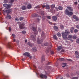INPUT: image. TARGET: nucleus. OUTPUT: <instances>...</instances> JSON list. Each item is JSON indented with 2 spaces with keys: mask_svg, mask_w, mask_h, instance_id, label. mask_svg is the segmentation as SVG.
<instances>
[{
  "mask_svg": "<svg viewBox=\"0 0 79 79\" xmlns=\"http://www.w3.org/2000/svg\"><path fill=\"white\" fill-rule=\"evenodd\" d=\"M60 26V29H64V27L63 25H61Z\"/></svg>",
  "mask_w": 79,
  "mask_h": 79,
  "instance_id": "obj_28",
  "label": "nucleus"
},
{
  "mask_svg": "<svg viewBox=\"0 0 79 79\" xmlns=\"http://www.w3.org/2000/svg\"><path fill=\"white\" fill-rule=\"evenodd\" d=\"M63 66H62V68H64L66 66V64L64 63H63Z\"/></svg>",
  "mask_w": 79,
  "mask_h": 79,
  "instance_id": "obj_40",
  "label": "nucleus"
},
{
  "mask_svg": "<svg viewBox=\"0 0 79 79\" xmlns=\"http://www.w3.org/2000/svg\"><path fill=\"white\" fill-rule=\"evenodd\" d=\"M64 52V49H62L61 51V52Z\"/></svg>",
  "mask_w": 79,
  "mask_h": 79,
  "instance_id": "obj_62",
  "label": "nucleus"
},
{
  "mask_svg": "<svg viewBox=\"0 0 79 79\" xmlns=\"http://www.w3.org/2000/svg\"><path fill=\"white\" fill-rule=\"evenodd\" d=\"M13 2H14V0H10V2H9V3L11 4V3H13Z\"/></svg>",
  "mask_w": 79,
  "mask_h": 79,
  "instance_id": "obj_52",
  "label": "nucleus"
},
{
  "mask_svg": "<svg viewBox=\"0 0 79 79\" xmlns=\"http://www.w3.org/2000/svg\"><path fill=\"white\" fill-rule=\"evenodd\" d=\"M55 4H52L51 6V8L53 9V8H55Z\"/></svg>",
  "mask_w": 79,
  "mask_h": 79,
  "instance_id": "obj_34",
  "label": "nucleus"
},
{
  "mask_svg": "<svg viewBox=\"0 0 79 79\" xmlns=\"http://www.w3.org/2000/svg\"><path fill=\"white\" fill-rule=\"evenodd\" d=\"M25 25V24H24V23H23L22 24H21L20 25H19V28L20 29H24V26Z\"/></svg>",
  "mask_w": 79,
  "mask_h": 79,
  "instance_id": "obj_7",
  "label": "nucleus"
},
{
  "mask_svg": "<svg viewBox=\"0 0 79 79\" xmlns=\"http://www.w3.org/2000/svg\"><path fill=\"white\" fill-rule=\"evenodd\" d=\"M52 19L54 21H57L58 19L57 18V17L56 16H53L52 17Z\"/></svg>",
  "mask_w": 79,
  "mask_h": 79,
  "instance_id": "obj_15",
  "label": "nucleus"
},
{
  "mask_svg": "<svg viewBox=\"0 0 79 79\" xmlns=\"http://www.w3.org/2000/svg\"><path fill=\"white\" fill-rule=\"evenodd\" d=\"M51 48H48V49L46 50V52L47 53L49 52V50H50V49Z\"/></svg>",
  "mask_w": 79,
  "mask_h": 79,
  "instance_id": "obj_33",
  "label": "nucleus"
},
{
  "mask_svg": "<svg viewBox=\"0 0 79 79\" xmlns=\"http://www.w3.org/2000/svg\"><path fill=\"white\" fill-rule=\"evenodd\" d=\"M40 8V5H39L35 7V8Z\"/></svg>",
  "mask_w": 79,
  "mask_h": 79,
  "instance_id": "obj_49",
  "label": "nucleus"
},
{
  "mask_svg": "<svg viewBox=\"0 0 79 79\" xmlns=\"http://www.w3.org/2000/svg\"><path fill=\"white\" fill-rule=\"evenodd\" d=\"M7 47L8 48H10V49H12L13 48V47L11 46V43H9L7 46Z\"/></svg>",
  "mask_w": 79,
  "mask_h": 79,
  "instance_id": "obj_6",
  "label": "nucleus"
},
{
  "mask_svg": "<svg viewBox=\"0 0 79 79\" xmlns=\"http://www.w3.org/2000/svg\"><path fill=\"white\" fill-rule=\"evenodd\" d=\"M26 6H22V10H26Z\"/></svg>",
  "mask_w": 79,
  "mask_h": 79,
  "instance_id": "obj_22",
  "label": "nucleus"
},
{
  "mask_svg": "<svg viewBox=\"0 0 79 79\" xmlns=\"http://www.w3.org/2000/svg\"><path fill=\"white\" fill-rule=\"evenodd\" d=\"M73 36L71 35H69L68 36V38L69 39H73Z\"/></svg>",
  "mask_w": 79,
  "mask_h": 79,
  "instance_id": "obj_27",
  "label": "nucleus"
},
{
  "mask_svg": "<svg viewBox=\"0 0 79 79\" xmlns=\"http://www.w3.org/2000/svg\"><path fill=\"white\" fill-rule=\"evenodd\" d=\"M24 5H27L28 2H25L24 3Z\"/></svg>",
  "mask_w": 79,
  "mask_h": 79,
  "instance_id": "obj_56",
  "label": "nucleus"
},
{
  "mask_svg": "<svg viewBox=\"0 0 79 79\" xmlns=\"http://www.w3.org/2000/svg\"><path fill=\"white\" fill-rule=\"evenodd\" d=\"M76 27L78 29H79V25H77Z\"/></svg>",
  "mask_w": 79,
  "mask_h": 79,
  "instance_id": "obj_64",
  "label": "nucleus"
},
{
  "mask_svg": "<svg viewBox=\"0 0 79 79\" xmlns=\"http://www.w3.org/2000/svg\"><path fill=\"white\" fill-rule=\"evenodd\" d=\"M46 18L49 19H51V17L50 16H46Z\"/></svg>",
  "mask_w": 79,
  "mask_h": 79,
  "instance_id": "obj_38",
  "label": "nucleus"
},
{
  "mask_svg": "<svg viewBox=\"0 0 79 79\" xmlns=\"http://www.w3.org/2000/svg\"><path fill=\"white\" fill-rule=\"evenodd\" d=\"M33 17H37V14H34L33 15Z\"/></svg>",
  "mask_w": 79,
  "mask_h": 79,
  "instance_id": "obj_36",
  "label": "nucleus"
},
{
  "mask_svg": "<svg viewBox=\"0 0 79 79\" xmlns=\"http://www.w3.org/2000/svg\"><path fill=\"white\" fill-rule=\"evenodd\" d=\"M67 8L70 11H73V8L72 7L67 6Z\"/></svg>",
  "mask_w": 79,
  "mask_h": 79,
  "instance_id": "obj_10",
  "label": "nucleus"
},
{
  "mask_svg": "<svg viewBox=\"0 0 79 79\" xmlns=\"http://www.w3.org/2000/svg\"><path fill=\"white\" fill-rule=\"evenodd\" d=\"M40 76L41 78H43L44 79H47V77L46 75H45L44 74H41L40 75Z\"/></svg>",
  "mask_w": 79,
  "mask_h": 79,
  "instance_id": "obj_8",
  "label": "nucleus"
},
{
  "mask_svg": "<svg viewBox=\"0 0 79 79\" xmlns=\"http://www.w3.org/2000/svg\"><path fill=\"white\" fill-rule=\"evenodd\" d=\"M73 39H74V40L76 39L77 38V36H76V35H74V36H73Z\"/></svg>",
  "mask_w": 79,
  "mask_h": 79,
  "instance_id": "obj_32",
  "label": "nucleus"
},
{
  "mask_svg": "<svg viewBox=\"0 0 79 79\" xmlns=\"http://www.w3.org/2000/svg\"><path fill=\"white\" fill-rule=\"evenodd\" d=\"M20 21H22L23 19V18L22 17H20L19 18Z\"/></svg>",
  "mask_w": 79,
  "mask_h": 79,
  "instance_id": "obj_46",
  "label": "nucleus"
},
{
  "mask_svg": "<svg viewBox=\"0 0 79 79\" xmlns=\"http://www.w3.org/2000/svg\"><path fill=\"white\" fill-rule=\"evenodd\" d=\"M76 55V58H79V54H77Z\"/></svg>",
  "mask_w": 79,
  "mask_h": 79,
  "instance_id": "obj_59",
  "label": "nucleus"
},
{
  "mask_svg": "<svg viewBox=\"0 0 79 79\" xmlns=\"http://www.w3.org/2000/svg\"><path fill=\"white\" fill-rule=\"evenodd\" d=\"M74 4L75 5H77V2H74Z\"/></svg>",
  "mask_w": 79,
  "mask_h": 79,
  "instance_id": "obj_61",
  "label": "nucleus"
},
{
  "mask_svg": "<svg viewBox=\"0 0 79 79\" xmlns=\"http://www.w3.org/2000/svg\"><path fill=\"white\" fill-rule=\"evenodd\" d=\"M13 5V4L12 3H11L10 4L7 5L6 6V8L7 9H8V8H11V6Z\"/></svg>",
  "mask_w": 79,
  "mask_h": 79,
  "instance_id": "obj_9",
  "label": "nucleus"
},
{
  "mask_svg": "<svg viewBox=\"0 0 79 79\" xmlns=\"http://www.w3.org/2000/svg\"><path fill=\"white\" fill-rule=\"evenodd\" d=\"M58 8L59 10H63V7H62L61 6H59Z\"/></svg>",
  "mask_w": 79,
  "mask_h": 79,
  "instance_id": "obj_26",
  "label": "nucleus"
},
{
  "mask_svg": "<svg viewBox=\"0 0 79 79\" xmlns=\"http://www.w3.org/2000/svg\"><path fill=\"white\" fill-rule=\"evenodd\" d=\"M46 8L47 9L49 10V9H50V6L48 4H46Z\"/></svg>",
  "mask_w": 79,
  "mask_h": 79,
  "instance_id": "obj_25",
  "label": "nucleus"
},
{
  "mask_svg": "<svg viewBox=\"0 0 79 79\" xmlns=\"http://www.w3.org/2000/svg\"><path fill=\"white\" fill-rule=\"evenodd\" d=\"M75 53L76 55H79V52H77V51H75Z\"/></svg>",
  "mask_w": 79,
  "mask_h": 79,
  "instance_id": "obj_47",
  "label": "nucleus"
},
{
  "mask_svg": "<svg viewBox=\"0 0 79 79\" xmlns=\"http://www.w3.org/2000/svg\"><path fill=\"white\" fill-rule=\"evenodd\" d=\"M74 27H71L70 28V31L71 33H73L74 32Z\"/></svg>",
  "mask_w": 79,
  "mask_h": 79,
  "instance_id": "obj_14",
  "label": "nucleus"
},
{
  "mask_svg": "<svg viewBox=\"0 0 79 79\" xmlns=\"http://www.w3.org/2000/svg\"><path fill=\"white\" fill-rule=\"evenodd\" d=\"M42 19L43 20H45V16H43Z\"/></svg>",
  "mask_w": 79,
  "mask_h": 79,
  "instance_id": "obj_54",
  "label": "nucleus"
},
{
  "mask_svg": "<svg viewBox=\"0 0 79 79\" xmlns=\"http://www.w3.org/2000/svg\"><path fill=\"white\" fill-rule=\"evenodd\" d=\"M8 14H7L6 18L7 19L8 18V19H11V15H10Z\"/></svg>",
  "mask_w": 79,
  "mask_h": 79,
  "instance_id": "obj_20",
  "label": "nucleus"
},
{
  "mask_svg": "<svg viewBox=\"0 0 79 79\" xmlns=\"http://www.w3.org/2000/svg\"><path fill=\"white\" fill-rule=\"evenodd\" d=\"M45 61V56L43 55L42 57L41 61Z\"/></svg>",
  "mask_w": 79,
  "mask_h": 79,
  "instance_id": "obj_21",
  "label": "nucleus"
},
{
  "mask_svg": "<svg viewBox=\"0 0 79 79\" xmlns=\"http://www.w3.org/2000/svg\"><path fill=\"white\" fill-rule=\"evenodd\" d=\"M41 19V16H38L37 17V19L38 20V21H39V20H40V19Z\"/></svg>",
  "mask_w": 79,
  "mask_h": 79,
  "instance_id": "obj_29",
  "label": "nucleus"
},
{
  "mask_svg": "<svg viewBox=\"0 0 79 79\" xmlns=\"http://www.w3.org/2000/svg\"><path fill=\"white\" fill-rule=\"evenodd\" d=\"M15 20L16 21H19V19L17 17H16L15 18Z\"/></svg>",
  "mask_w": 79,
  "mask_h": 79,
  "instance_id": "obj_41",
  "label": "nucleus"
},
{
  "mask_svg": "<svg viewBox=\"0 0 79 79\" xmlns=\"http://www.w3.org/2000/svg\"><path fill=\"white\" fill-rule=\"evenodd\" d=\"M66 77H69V75L68 73L66 74Z\"/></svg>",
  "mask_w": 79,
  "mask_h": 79,
  "instance_id": "obj_58",
  "label": "nucleus"
},
{
  "mask_svg": "<svg viewBox=\"0 0 79 79\" xmlns=\"http://www.w3.org/2000/svg\"><path fill=\"white\" fill-rule=\"evenodd\" d=\"M50 53L51 55H53V54H54L55 53V52L53 51H51Z\"/></svg>",
  "mask_w": 79,
  "mask_h": 79,
  "instance_id": "obj_42",
  "label": "nucleus"
},
{
  "mask_svg": "<svg viewBox=\"0 0 79 79\" xmlns=\"http://www.w3.org/2000/svg\"><path fill=\"white\" fill-rule=\"evenodd\" d=\"M77 74H78V75H79V71H77Z\"/></svg>",
  "mask_w": 79,
  "mask_h": 79,
  "instance_id": "obj_63",
  "label": "nucleus"
},
{
  "mask_svg": "<svg viewBox=\"0 0 79 79\" xmlns=\"http://www.w3.org/2000/svg\"><path fill=\"white\" fill-rule=\"evenodd\" d=\"M32 50L33 52H36V51H37V49L35 47L33 48H32Z\"/></svg>",
  "mask_w": 79,
  "mask_h": 79,
  "instance_id": "obj_30",
  "label": "nucleus"
},
{
  "mask_svg": "<svg viewBox=\"0 0 79 79\" xmlns=\"http://www.w3.org/2000/svg\"><path fill=\"white\" fill-rule=\"evenodd\" d=\"M8 3V2H7V1H6V0H4V1L3 2V3Z\"/></svg>",
  "mask_w": 79,
  "mask_h": 79,
  "instance_id": "obj_48",
  "label": "nucleus"
},
{
  "mask_svg": "<svg viewBox=\"0 0 79 79\" xmlns=\"http://www.w3.org/2000/svg\"><path fill=\"white\" fill-rule=\"evenodd\" d=\"M23 55L26 56H30V53H29V52H25L24 53Z\"/></svg>",
  "mask_w": 79,
  "mask_h": 79,
  "instance_id": "obj_16",
  "label": "nucleus"
},
{
  "mask_svg": "<svg viewBox=\"0 0 79 79\" xmlns=\"http://www.w3.org/2000/svg\"><path fill=\"white\" fill-rule=\"evenodd\" d=\"M57 35L58 36V37H61V33H58L57 34Z\"/></svg>",
  "mask_w": 79,
  "mask_h": 79,
  "instance_id": "obj_39",
  "label": "nucleus"
},
{
  "mask_svg": "<svg viewBox=\"0 0 79 79\" xmlns=\"http://www.w3.org/2000/svg\"><path fill=\"white\" fill-rule=\"evenodd\" d=\"M0 52L1 53L0 56H2L3 58H4V56H9V55H7V56H6V52H3L2 51H0Z\"/></svg>",
  "mask_w": 79,
  "mask_h": 79,
  "instance_id": "obj_3",
  "label": "nucleus"
},
{
  "mask_svg": "<svg viewBox=\"0 0 79 79\" xmlns=\"http://www.w3.org/2000/svg\"><path fill=\"white\" fill-rule=\"evenodd\" d=\"M37 42L38 44H40L42 43L43 42V39H40L38 38L37 40Z\"/></svg>",
  "mask_w": 79,
  "mask_h": 79,
  "instance_id": "obj_5",
  "label": "nucleus"
},
{
  "mask_svg": "<svg viewBox=\"0 0 79 79\" xmlns=\"http://www.w3.org/2000/svg\"><path fill=\"white\" fill-rule=\"evenodd\" d=\"M27 45H29V47H32L33 46H34V44L31 43L30 42H29L27 43Z\"/></svg>",
  "mask_w": 79,
  "mask_h": 79,
  "instance_id": "obj_11",
  "label": "nucleus"
},
{
  "mask_svg": "<svg viewBox=\"0 0 79 79\" xmlns=\"http://www.w3.org/2000/svg\"><path fill=\"white\" fill-rule=\"evenodd\" d=\"M78 78L77 77H73L72 78V79H78Z\"/></svg>",
  "mask_w": 79,
  "mask_h": 79,
  "instance_id": "obj_51",
  "label": "nucleus"
},
{
  "mask_svg": "<svg viewBox=\"0 0 79 79\" xmlns=\"http://www.w3.org/2000/svg\"><path fill=\"white\" fill-rule=\"evenodd\" d=\"M53 38L55 40H58V38H57V36L56 35H54L53 36Z\"/></svg>",
  "mask_w": 79,
  "mask_h": 79,
  "instance_id": "obj_24",
  "label": "nucleus"
},
{
  "mask_svg": "<svg viewBox=\"0 0 79 79\" xmlns=\"http://www.w3.org/2000/svg\"><path fill=\"white\" fill-rule=\"evenodd\" d=\"M76 42L77 43V44H79V38L76 41Z\"/></svg>",
  "mask_w": 79,
  "mask_h": 79,
  "instance_id": "obj_44",
  "label": "nucleus"
},
{
  "mask_svg": "<svg viewBox=\"0 0 79 79\" xmlns=\"http://www.w3.org/2000/svg\"><path fill=\"white\" fill-rule=\"evenodd\" d=\"M38 31L39 32H41V30L40 28H39Z\"/></svg>",
  "mask_w": 79,
  "mask_h": 79,
  "instance_id": "obj_55",
  "label": "nucleus"
},
{
  "mask_svg": "<svg viewBox=\"0 0 79 79\" xmlns=\"http://www.w3.org/2000/svg\"><path fill=\"white\" fill-rule=\"evenodd\" d=\"M32 7V6L31 4H29L27 5V8L28 9H31Z\"/></svg>",
  "mask_w": 79,
  "mask_h": 79,
  "instance_id": "obj_19",
  "label": "nucleus"
},
{
  "mask_svg": "<svg viewBox=\"0 0 79 79\" xmlns=\"http://www.w3.org/2000/svg\"><path fill=\"white\" fill-rule=\"evenodd\" d=\"M64 13L65 14V15L69 16V17L73 15V12L69 11L67 9H66L65 10Z\"/></svg>",
  "mask_w": 79,
  "mask_h": 79,
  "instance_id": "obj_2",
  "label": "nucleus"
},
{
  "mask_svg": "<svg viewBox=\"0 0 79 79\" xmlns=\"http://www.w3.org/2000/svg\"><path fill=\"white\" fill-rule=\"evenodd\" d=\"M3 6L6 7V6H7V4H3Z\"/></svg>",
  "mask_w": 79,
  "mask_h": 79,
  "instance_id": "obj_60",
  "label": "nucleus"
},
{
  "mask_svg": "<svg viewBox=\"0 0 79 79\" xmlns=\"http://www.w3.org/2000/svg\"><path fill=\"white\" fill-rule=\"evenodd\" d=\"M73 19H75L76 21H79V18H78V17H77L75 15H74L73 16Z\"/></svg>",
  "mask_w": 79,
  "mask_h": 79,
  "instance_id": "obj_12",
  "label": "nucleus"
},
{
  "mask_svg": "<svg viewBox=\"0 0 79 79\" xmlns=\"http://www.w3.org/2000/svg\"><path fill=\"white\" fill-rule=\"evenodd\" d=\"M51 11L52 12V13H55V10L54 9L52 8L51 10Z\"/></svg>",
  "mask_w": 79,
  "mask_h": 79,
  "instance_id": "obj_37",
  "label": "nucleus"
},
{
  "mask_svg": "<svg viewBox=\"0 0 79 79\" xmlns=\"http://www.w3.org/2000/svg\"><path fill=\"white\" fill-rule=\"evenodd\" d=\"M22 32V34H26V31H23Z\"/></svg>",
  "mask_w": 79,
  "mask_h": 79,
  "instance_id": "obj_53",
  "label": "nucleus"
},
{
  "mask_svg": "<svg viewBox=\"0 0 79 79\" xmlns=\"http://www.w3.org/2000/svg\"><path fill=\"white\" fill-rule=\"evenodd\" d=\"M12 35L13 37V38H15L16 37V35H15L14 34H12Z\"/></svg>",
  "mask_w": 79,
  "mask_h": 79,
  "instance_id": "obj_50",
  "label": "nucleus"
},
{
  "mask_svg": "<svg viewBox=\"0 0 79 79\" xmlns=\"http://www.w3.org/2000/svg\"><path fill=\"white\" fill-rule=\"evenodd\" d=\"M41 14L42 16H44V11H42L41 12Z\"/></svg>",
  "mask_w": 79,
  "mask_h": 79,
  "instance_id": "obj_45",
  "label": "nucleus"
},
{
  "mask_svg": "<svg viewBox=\"0 0 79 79\" xmlns=\"http://www.w3.org/2000/svg\"><path fill=\"white\" fill-rule=\"evenodd\" d=\"M62 48V47L61 46H59L58 48H57V50L58 51H60V50H61V49Z\"/></svg>",
  "mask_w": 79,
  "mask_h": 79,
  "instance_id": "obj_23",
  "label": "nucleus"
},
{
  "mask_svg": "<svg viewBox=\"0 0 79 79\" xmlns=\"http://www.w3.org/2000/svg\"><path fill=\"white\" fill-rule=\"evenodd\" d=\"M41 37H43V39H44L46 37L45 35V34L44 33V32L42 31L41 34Z\"/></svg>",
  "mask_w": 79,
  "mask_h": 79,
  "instance_id": "obj_17",
  "label": "nucleus"
},
{
  "mask_svg": "<svg viewBox=\"0 0 79 79\" xmlns=\"http://www.w3.org/2000/svg\"><path fill=\"white\" fill-rule=\"evenodd\" d=\"M59 60H60V61H64V59L63 58H60L59 59Z\"/></svg>",
  "mask_w": 79,
  "mask_h": 79,
  "instance_id": "obj_35",
  "label": "nucleus"
},
{
  "mask_svg": "<svg viewBox=\"0 0 79 79\" xmlns=\"http://www.w3.org/2000/svg\"><path fill=\"white\" fill-rule=\"evenodd\" d=\"M5 13H6V12H7V14H9L11 12V11H12V9H9L8 10H5Z\"/></svg>",
  "mask_w": 79,
  "mask_h": 79,
  "instance_id": "obj_13",
  "label": "nucleus"
},
{
  "mask_svg": "<svg viewBox=\"0 0 79 79\" xmlns=\"http://www.w3.org/2000/svg\"><path fill=\"white\" fill-rule=\"evenodd\" d=\"M54 28L55 29H58V27H57L56 26H55L54 27Z\"/></svg>",
  "mask_w": 79,
  "mask_h": 79,
  "instance_id": "obj_43",
  "label": "nucleus"
},
{
  "mask_svg": "<svg viewBox=\"0 0 79 79\" xmlns=\"http://www.w3.org/2000/svg\"><path fill=\"white\" fill-rule=\"evenodd\" d=\"M67 61H72V60H71V59H67Z\"/></svg>",
  "mask_w": 79,
  "mask_h": 79,
  "instance_id": "obj_57",
  "label": "nucleus"
},
{
  "mask_svg": "<svg viewBox=\"0 0 79 79\" xmlns=\"http://www.w3.org/2000/svg\"><path fill=\"white\" fill-rule=\"evenodd\" d=\"M31 30L33 31H34V34L35 35L38 34V31H36V28L35 27H31Z\"/></svg>",
  "mask_w": 79,
  "mask_h": 79,
  "instance_id": "obj_4",
  "label": "nucleus"
},
{
  "mask_svg": "<svg viewBox=\"0 0 79 79\" xmlns=\"http://www.w3.org/2000/svg\"><path fill=\"white\" fill-rule=\"evenodd\" d=\"M31 37L32 38L33 41L35 42V41L36 40L35 39V36H34L33 35H31Z\"/></svg>",
  "mask_w": 79,
  "mask_h": 79,
  "instance_id": "obj_18",
  "label": "nucleus"
},
{
  "mask_svg": "<svg viewBox=\"0 0 79 79\" xmlns=\"http://www.w3.org/2000/svg\"><path fill=\"white\" fill-rule=\"evenodd\" d=\"M78 30L77 29H75L74 30V33H77V32H78Z\"/></svg>",
  "mask_w": 79,
  "mask_h": 79,
  "instance_id": "obj_31",
  "label": "nucleus"
},
{
  "mask_svg": "<svg viewBox=\"0 0 79 79\" xmlns=\"http://www.w3.org/2000/svg\"><path fill=\"white\" fill-rule=\"evenodd\" d=\"M70 34V32L69 30H66L64 32L62 33V37L64 39H67V35H69Z\"/></svg>",
  "mask_w": 79,
  "mask_h": 79,
  "instance_id": "obj_1",
  "label": "nucleus"
}]
</instances>
